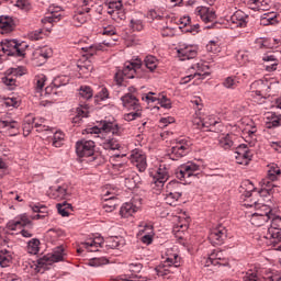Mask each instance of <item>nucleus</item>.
<instances>
[{"label":"nucleus","mask_w":281,"mask_h":281,"mask_svg":"<svg viewBox=\"0 0 281 281\" xmlns=\"http://www.w3.org/2000/svg\"><path fill=\"white\" fill-rule=\"evenodd\" d=\"M262 61L267 63L265 67H266V71L268 72L276 71L278 69V65H280V61L278 60V58H276L274 55L263 56Z\"/></svg>","instance_id":"obj_29"},{"label":"nucleus","mask_w":281,"mask_h":281,"mask_svg":"<svg viewBox=\"0 0 281 281\" xmlns=\"http://www.w3.org/2000/svg\"><path fill=\"white\" fill-rule=\"evenodd\" d=\"M183 188V184L180 183L179 181H171L167 184V190H166V194H175L176 196L178 194H183V190L181 189Z\"/></svg>","instance_id":"obj_34"},{"label":"nucleus","mask_w":281,"mask_h":281,"mask_svg":"<svg viewBox=\"0 0 281 281\" xmlns=\"http://www.w3.org/2000/svg\"><path fill=\"white\" fill-rule=\"evenodd\" d=\"M87 105H80V108H77V117H87Z\"/></svg>","instance_id":"obj_58"},{"label":"nucleus","mask_w":281,"mask_h":281,"mask_svg":"<svg viewBox=\"0 0 281 281\" xmlns=\"http://www.w3.org/2000/svg\"><path fill=\"white\" fill-rule=\"evenodd\" d=\"M12 262V255L8 250H0V266L8 267Z\"/></svg>","instance_id":"obj_41"},{"label":"nucleus","mask_w":281,"mask_h":281,"mask_svg":"<svg viewBox=\"0 0 281 281\" xmlns=\"http://www.w3.org/2000/svg\"><path fill=\"white\" fill-rule=\"evenodd\" d=\"M82 245L86 249H89V247H102V243H98L95 240L86 241Z\"/></svg>","instance_id":"obj_60"},{"label":"nucleus","mask_w":281,"mask_h":281,"mask_svg":"<svg viewBox=\"0 0 281 281\" xmlns=\"http://www.w3.org/2000/svg\"><path fill=\"white\" fill-rule=\"evenodd\" d=\"M54 195L58 199H65V196H67V188L58 187L57 189H55Z\"/></svg>","instance_id":"obj_53"},{"label":"nucleus","mask_w":281,"mask_h":281,"mask_svg":"<svg viewBox=\"0 0 281 281\" xmlns=\"http://www.w3.org/2000/svg\"><path fill=\"white\" fill-rule=\"evenodd\" d=\"M158 102L162 109H172V102L170 99L166 98V95H161V98H158Z\"/></svg>","instance_id":"obj_51"},{"label":"nucleus","mask_w":281,"mask_h":281,"mask_svg":"<svg viewBox=\"0 0 281 281\" xmlns=\"http://www.w3.org/2000/svg\"><path fill=\"white\" fill-rule=\"evenodd\" d=\"M168 169L166 167L160 166L157 171L154 173L153 181L157 188H164V183L168 181Z\"/></svg>","instance_id":"obj_19"},{"label":"nucleus","mask_w":281,"mask_h":281,"mask_svg":"<svg viewBox=\"0 0 281 281\" xmlns=\"http://www.w3.org/2000/svg\"><path fill=\"white\" fill-rule=\"evenodd\" d=\"M128 271L130 273L122 274L121 280L139 281V276L137 273H139L142 271V263H139V262L130 263Z\"/></svg>","instance_id":"obj_17"},{"label":"nucleus","mask_w":281,"mask_h":281,"mask_svg":"<svg viewBox=\"0 0 281 281\" xmlns=\"http://www.w3.org/2000/svg\"><path fill=\"white\" fill-rule=\"evenodd\" d=\"M178 255H175L173 258H167L161 265L155 268L157 276L164 277L169 276V273H175V269L179 267Z\"/></svg>","instance_id":"obj_7"},{"label":"nucleus","mask_w":281,"mask_h":281,"mask_svg":"<svg viewBox=\"0 0 281 281\" xmlns=\"http://www.w3.org/2000/svg\"><path fill=\"white\" fill-rule=\"evenodd\" d=\"M26 225H32V221L27 215H21L19 221H11L7 224L8 229L10 232H16L18 229H23Z\"/></svg>","instance_id":"obj_21"},{"label":"nucleus","mask_w":281,"mask_h":281,"mask_svg":"<svg viewBox=\"0 0 281 281\" xmlns=\"http://www.w3.org/2000/svg\"><path fill=\"white\" fill-rule=\"evenodd\" d=\"M15 5L20 10H30V0H18Z\"/></svg>","instance_id":"obj_54"},{"label":"nucleus","mask_w":281,"mask_h":281,"mask_svg":"<svg viewBox=\"0 0 281 281\" xmlns=\"http://www.w3.org/2000/svg\"><path fill=\"white\" fill-rule=\"evenodd\" d=\"M199 170V166L193 162H188L187 165H181L177 170V179H189V177H193V175Z\"/></svg>","instance_id":"obj_14"},{"label":"nucleus","mask_w":281,"mask_h":281,"mask_svg":"<svg viewBox=\"0 0 281 281\" xmlns=\"http://www.w3.org/2000/svg\"><path fill=\"white\" fill-rule=\"evenodd\" d=\"M186 150H190V143L184 139H180L178 145L171 148V155H176V157H183L186 155Z\"/></svg>","instance_id":"obj_24"},{"label":"nucleus","mask_w":281,"mask_h":281,"mask_svg":"<svg viewBox=\"0 0 281 281\" xmlns=\"http://www.w3.org/2000/svg\"><path fill=\"white\" fill-rule=\"evenodd\" d=\"M85 4V8L78 10L77 13L72 18V23L76 27H80V25H85L87 23V14L93 10V8L89 7L92 3V0H81Z\"/></svg>","instance_id":"obj_11"},{"label":"nucleus","mask_w":281,"mask_h":281,"mask_svg":"<svg viewBox=\"0 0 281 281\" xmlns=\"http://www.w3.org/2000/svg\"><path fill=\"white\" fill-rule=\"evenodd\" d=\"M206 50L211 54H218L221 52V45H218V42L211 41L206 45Z\"/></svg>","instance_id":"obj_47"},{"label":"nucleus","mask_w":281,"mask_h":281,"mask_svg":"<svg viewBox=\"0 0 281 281\" xmlns=\"http://www.w3.org/2000/svg\"><path fill=\"white\" fill-rule=\"evenodd\" d=\"M137 210H139V207L131 202H127L121 207L120 214L122 218H128V216H133Z\"/></svg>","instance_id":"obj_32"},{"label":"nucleus","mask_w":281,"mask_h":281,"mask_svg":"<svg viewBox=\"0 0 281 281\" xmlns=\"http://www.w3.org/2000/svg\"><path fill=\"white\" fill-rule=\"evenodd\" d=\"M45 119H40V122L34 124L35 128H37L38 133H43V131H49V126L43 125Z\"/></svg>","instance_id":"obj_55"},{"label":"nucleus","mask_w":281,"mask_h":281,"mask_svg":"<svg viewBox=\"0 0 281 281\" xmlns=\"http://www.w3.org/2000/svg\"><path fill=\"white\" fill-rule=\"evenodd\" d=\"M147 16L148 19H151V21H155V19L161 20V15H159L155 10H150Z\"/></svg>","instance_id":"obj_62"},{"label":"nucleus","mask_w":281,"mask_h":281,"mask_svg":"<svg viewBox=\"0 0 281 281\" xmlns=\"http://www.w3.org/2000/svg\"><path fill=\"white\" fill-rule=\"evenodd\" d=\"M106 247H109L110 249H117V247H120V241L117 240V237H111L108 240Z\"/></svg>","instance_id":"obj_56"},{"label":"nucleus","mask_w":281,"mask_h":281,"mask_svg":"<svg viewBox=\"0 0 281 281\" xmlns=\"http://www.w3.org/2000/svg\"><path fill=\"white\" fill-rule=\"evenodd\" d=\"M103 210H105V212H113L115 207H117V198H115L114 195L111 196V192H106L103 195Z\"/></svg>","instance_id":"obj_26"},{"label":"nucleus","mask_w":281,"mask_h":281,"mask_svg":"<svg viewBox=\"0 0 281 281\" xmlns=\"http://www.w3.org/2000/svg\"><path fill=\"white\" fill-rule=\"evenodd\" d=\"M251 157H254V154H251V150H249V147H247V145L243 144L236 148L235 159L236 164H239V166H249Z\"/></svg>","instance_id":"obj_10"},{"label":"nucleus","mask_w":281,"mask_h":281,"mask_svg":"<svg viewBox=\"0 0 281 281\" xmlns=\"http://www.w3.org/2000/svg\"><path fill=\"white\" fill-rule=\"evenodd\" d=\"M46 81H47V77L45 75H38L36 77V89H37V91H43V87H45Z\"/></svg>","instance_id":"obj_49"},{"label":"nucleus","mask_w":281,"mask_h":281,"mask_svg":"<svg viewBox=\"0 0 281 281\" xmlns=\"http://www.w3.org/2000/svg\"><path fill=\"white\" fill-rule=\"evenodd\" d=\"M198 52L192 46H187L178 49V58L180 60H192V58H196Z\"/></svg>","instance_id":"obj_23"},{"label":"nucleus","mask_w":281,"mask_h":281,"mask_svg":"<svg viewBox=\"0 0 281 281\" xmlns=\"http://www.w3.org/2000/svg\"><path fill=\"white\" fill-rule=\"evenodd\" d=\"M259 240L276 251H281V217H272L271 225L259 233Z\"/></svg>","instance_id":"obj_1"},{"label":"nucleus","mask_w":281,"mask_h":281,"mask_svg":"<svg viewBox=\"0 0 281 281\" xmlns=\"http://www.w3.org/2000/svg\"><path fill=\"white\" fill-rule=\"evenodd\" d=\"M281 175V170L280 167H278V165H270L269 169H268V179L270 181H276V179H278V177H280Z\"/></svg>","instance_id":"obj_39"},{"label":"nucleus","mask_w":281,"mask_h":281,"mask_svg":"<svg viewBox=\"0 0 281 281\" xmlns=\"http://www.w3.org/2000/svg\"><path fill=\"white\" fill-rule=\"evenodd\" d=\"M265 0H249V5H251L252 10H262L265 11V7H262Z\"/></svg>","instance_id":"obj_52"},{"label":"nucleus","mask_w":281,"mask_h":281,"mask_svg":"<svg viewBox=\"0 0 281 281\" xmlns=\"http://www.w3.org/2000/svg\"><path fill=\"white\" fill-rule=\"evenodd\" d=\"M79 95L83 100H91L93 98V90L89 86H82L79 90Z\"/></svg>","instance_id":"obj_42"},{"label":"nucleus","mask_w":281,"mask_h":281,"mask_svg":"<svg viewBox=\"0 0 281 281\" xmlns=\"http://www.w3.org/2000/svg\"><path fill=\"white\" fill-rule=\"evenodd\" d=\"M121 100L125 109H130V110L142 109V106L139 105V100L137 99V97L133 95L132 93H127L123 95Z\"/></svg>","instance_id":"obj_22"},{"label":"nucleus","mask_w":281,"mask_h":281,"mask_svg":"<svg viewBox=\"0 0 281 281\" xmlns=\"http://www.w3.org/2000/svg\"><path fill=\"white\" fill-rule=\"evenodd\" d=\"M190 24V18H183L180 20V30H184Z\"/></svg>","instance_id":"obj_64"},{"label":"nucleus","mask_w":281,"mask_h":281,"mask_svg":"<svg viewBox=\"0 0 281 281\" xmlns=\"http://www.w3.org/2000/svg\"><path fill=\"white\" fill-rule=\"evenodd\" d=\"M58 214L60 216H69V211H67V207H65V204H57Z\"/></svg>","instance_id":"obj_59"},{"label":"nucleus","mask_w":281,"mask_h":281,"mask_svg":"<svg viewBox=\"0 0 281 281\" xmlns=\"http://www.w3.org/2000/svg\"><path fill=\"white\" fill-rule=\"evenodd\" d=\"M40 246H41V240H38L37 238H33L27 243V252L33 256H36V254H38L40 251Z\"/></svg>","instance_id":"obj_38"},{"label":"nucleus","mask_w":281,"mask_h":281,"mask_svg":"<svg viewBox=\"0 0 281 281\" xmlns=\"http://www.w3.org/2000/svg\"><path fill=\"white\" fill-rule=\"evenodd\" d=\"M121 179H124V183L128 190H133L142 183L139 175L128 167H124V170L121 172Z\"/></svg>","instance_id":"obj_6"},{"label":"nucleus","mask_w":281,"mask_h":281,"mask_svg":"<svg viewBox=\"0 0 281 281\" xmlns=\"http://www.w3.org/2000/svg\"><path fill=\"white\" fill-rule=\"evenodd\" d=\"M237 60H243L244 63H247V53H245L244 50H239L237 53Z\"/></svg>","instance_id":"obj_63"},{"label":"nucleus","mask_w":281,"mask_h":281,"mask_svg":"<svg viewBox=\"0 0 281 281\" xmlns=\"http://www.w3.org/2000/svg\"><path fill=\"white\" fill-rule=\"evenodd\" d=\"M135 112H130L125 114L124 119L126 122H133V120H137V117H142V108L134 110Z\"/></svg>","instance_id":"obj_46"},{"label":"nucleus","mask_w":281,"mask_h":281,"mask_svg":"<svg viewBox=\"0 0 281 281\" xmlns=\"http://www.w3.org/2000/svg\"><path fill=\"white\" fill-rule=\"evenodd\" d=\"M231 21L237 27H245V25H247V14L238 10L231 16Z\"/></svg>","instance_id":"obj_30"},{"label":"nucleus","mask_w":281,"mask_h":281,"mask_svg":"<svg viewBox=\"0 0 281 281\" xmlns=\"http://www.w3.org/2000/svg\"><path fill=\"white\" fill-rule=\"evenodd\" d=\"M97 131H103V133H112V135H121L122 130L115 122L101 121L100 128Z\"/></svg>","instance_id":"obj_20"},{"label":"nucleus","mask_w":281,"mask_h":281,"mask_svg":"<svg viewBox=\"0 0 281 281\" xmlns=\"http://www.w3.org/2000/svg\"><path fill=\"white\" fill-rule=\"evenodd\" d=\"M223 87L226 89H236V87H238V81L233 77H227L223 82Z\"/></svg>","instance_id":"obj_48"},{"label":"nucleus","mask_w":281,"mask_h":281,"mask_svg":"<svg viewBox=\"0 0 281 281\" xmlns=\"http://www.w3.org/2000/svg\"><path fill=\"white\" fill-rule=\"evenodd\" d=\"M5 106H13V109H19V101L14 98H8L4 101Z\"/></svg>","instance_id":"obj_57"},{"label":"nucleus","mask_w":281,"mask_h":281,"mask_svg":"<svg viewBox=\"0 0 281 281\" xmlns=\"http://www.w3.org/2000/svg\"><path fill=\"white\" fill-rule=\"evenodd\" d=\"M21 44H19L15 40H5L1 43V50L7 56H25V53L21 50Z\"/></svg>","instance_id":"obj_9"},{"label":"nucleus","mask_w":281,"mask_h":281,"mask_svg":"<svg viewBox=\"0 0 281 281\" xmlns=\"http://www.w3.org/2000/svg\"><path fill=\"white\" fill-rule=\"evenodd\" d=\"M104 12L110 14L113 21H124L126 19L122 0H110L109 3H105Z\"/></svg>","instance_id":"obj_4"},{"label":"nucleus","mask_w":281,"mask_h":281,"mask_svg":"<svg viewBox=\"0 0 281 281\" xmlns=\"http://www.w3.org/2000/svg\"><path fill=\"white\" fill-rule=\"evenodd\" d=\"M256 212L252 213L250 223L251 225H255L256 227H260V222L258 221V217L262 222H268L270 218H273V214H271V206L259 203L257 207H255Z\"/></svg>","instance_id":"obj_5"},{"label":"nucleus","mask_w":281,"mask_h":281,"mask_svg":"<svg viewBox=\"0 0 281 281\" xmlns=\"http://www.w3.org/2000/svg\"><path fill=\"white\" fill-rule=\"evenodd\" d=\"M179 199H181V195L173 194V193H165V201L168 205H177L179 203Z\"/></svg>","instance_id":"obj_45"},{"label":"nucleus","mask_w":281,"mask_h":281,"mask_svg":"<svg viewBox=\"0 0 281 281\" xmlns=\"http://www.w3.org/2000/svg\"><path fill=\"white\" fill-rule=\"evenodd\" d=\"M139 71H142V60L136 59V61L125 63L123 70H119L115 74V80L117 85H122L124 79L133 80V78H142Z\"/></svg>","instance_id":"obj_2"},{"label":"nucleus","mask_w":281,"mask_h":281,"mask_svg":"<svg viewBox=\"0 0 281 281\" xmlns=\"http://www.w3.org/2000/svg\"><path fill=\"white\" fill-rule=\"evenodd\" d=\"M103 148H105V150H120V148H122V146L120 145L117 139L111 138V139H106L103 143Z\"/></svg>","instance_id":"obj_40"},{"label":"nucleus","mask_w":281,"mask_h":281,"mask_svg":"<svg viewBox=\"0 0 281 281\" xmlns=\"http://www.w3.org/2000/svg\"><path fill=\"white\" fill-rule=\"evenodd\" d=\"M76 153L78 157H93L95 153V142L85 139L77 142Z\"/></svg>","instance_id":"obj_8"},{"label":"nucleus","mask_w":281,"mask_h":281,"mask_svg":"<svg viewBox=\"0 0 281 281\" xmlns=\"http://www.w3.org/2000/svg\"><path fill=\"white\" fill-rule=\"evenodd\" d=\"M130 27L133 32H142L144 30V15L136 13L130 21Z\"/></svg>","instance_id":"obj_28"},{"label":"nucleus","mask_w":281,"mask_h":281,"mask_svg":"<svg viewBox=\"0 0 281 281\" xmlns=\"http://www.w3.org/2000/svg\"><path fill=\"white\" fill-rule=\"evenodd\" d=\"M196 13L204 23H212L216 21V12H214L211 8L198 7Z\"/></svg>","instance_id":"obj_18"},{"label":"nucleus","mask_w":281,"mask_h":281,"mask_svg":"<svg viewBox=\"0 0 281 281\" xmlns=\"http://www.w3.org/2000/svg\"><path fill=\"white\" fill-rule=\"evenodd\" d=\"M77 67L82 76H89L93 71V66L89 61H85L83 64H78Z\"/></svg>","instance_id":"obj_43"},{"label":"nucleus","mask_w":281,"mask_h":281,"mask_svg":"<svg viewBox=\"0 0 281 281\" xmlns=\"http://www.w3.org/2000/svg\"><path fill=\"white\" fill-rule=\"evenodd\" d=\"M65 258V248L63 246L56 247L50 256L52 262H60Z\"/></svg>","instance_id":"obj_36"},{"label":"nucleus","mask_w":281,"mask_h":281,"mask_svg":"<svg viewBox=\"0 0 281 281\" xmlns=\"http://www.w3.org/2000/svg\"><path fill=\"white\" fill-rule=\"evenodd\" d=\"M14 30V21L9 16H0V34H10Z\"/></svg>","instance_id":"obj_25"},{"label":"nucleus","mask_w":281,"mask_h":281,"mask_svg":"<svg viewBox=\"0 0 281 281\" xmlns=\"http://www.w3.org/2000/svg\"><path fill=\"white\" fill-rule=\"evenodd\" d=\"M218 146L224 150H229L234 146V134L221 135L218 138Z\"/></svg>","instance_id":"obj_31"},{"label":"nucleus","mask_w":281,"mask_h":281,"mask_svg":"<svg viewBox=\"0 0 281 281\" xmlns=\"http://www.w3.org/2000/svg\"><path fill=\"white\" fill-rule=\"evenodd\" d=\"M48 14L42 19V23H56V21H60V14L58 12H60V7H49L48 8Z\"/></svg>","instance_id":"obj_27"},{"label":"nucleus","mask_w":281,"mask_h":281,"mask_svg":"<svg viewBox=\"0 0 281 281\" xmlns=\"http://www.w3.org/2000/svg\"><path fill=\"white\" fill-rule=\"evenodd\" d=\"M2 82L7 85V87H13L15 85L16 80L10 76L2 78Z\"/></svg>","instance_id":"obj_61"},{"label":"nucleus","mask_w":281,"mask_h":281,"mask_svg":"<svg viewBox=\"0 0 281 281\" xmlns=\"http://www.w3.org/2000/svg\"><path fill=\"white\" fill-rule=\"evenodd\" d=\"M144 64H145V67H147V69H149V71H154L157 69V65H159V61L157 60V58L155 56L148 55L145 57Z\"/></svg>","instance_id":"obj_37"},{"label":"nucleus","mask_w":281,"mask_h":281,"mask_svg":"<svg viewBox=\"0 0 281 281\" xmlns=\"http://www.w3.org/2000/svg\"><path fill=\"white\" fill-rule=\"evenodd\" d=\"M244 206L245 207H258L260 205V201H262V195L260 191L256 190L254 183L250 181H246L241 187L240 192H243Z\"/></svg>","instance_id":"obj_3"},{"label":"nucleus","mask_w":281,"mask_h":281,"mask_svg":"<svg viewBox=\"0 0 281 281\" xmlns=\"http://www.w3.org/2000/svg\"><path fill=\"white\" fill-rule=\"evenodd\" d=\"M261 196H267V194H273L276 192V184L271 181H263L261 190H258Z\"/></svg>","instance_id":"obj_35"},{"label":"nucleus","mask_w":281,"mask_h":281,"mask_svg":"<svg viewBox=\"0 0 281 281\" xmlns=\"http://www.w3.org/2000/svg\"><path fill=\"white\" fill-rule=\"evenodd\" d=\"M206 265H220L223 267H227V265H229V261L227 260V257H225V254H223V250H213V252L209 256L206 260Z\"/></svg>","instance_id":"obj_15"},{"label":"nucleus","mask_w":281,"mask_h":281,"mask_svg":"<svg viewBox=\"0 0 281 281\" xmlns=\"http://www.w3.org/2000/svg\"><path fill=\"white\" fill-rule=\"evenodd\" d=\"M0 133L14 137L19 133V122L14 120H0Z\"/></svg>","instance_id":"obj_12"},{"label":"nucleus","mask_w":281,"mask_h":281,"mask_svg":"<svg viewBox=\"0 0 281 281\" xmlns=\"http://www.w3.org/2000/svg\"><path fill=\"white\" fill-rule=\"evenodd\" d=\"M132 164H135L139 172H144L148 168V162H146V155L142 151L134 150L131 155Z\"/></svg>","instance_id":"obj_16"},{"label":"nucleus","mask_w":281,"mask_h":281,"mask_svg":"<svg viewBox=\"0 0 281 281\" xmlns=\"http://www.w3.org/2000/svg\"><path fill=\"white\" fill-rule=\"evenodd\" d=\"M30 41H41L43 38V30H36L27 34Z\"/></svg>","instance_id":"obj_50"},{"label":"nucleus","mask_w":281,"mask_h":281,"mask_svg":"<svg viewBox=\"0 0 281 281\" xmlns=\"http://www.w3.org/2000/svg\"><path fill=\"white\" fill-rule=\"evenodd\" d=\"M63 139H65V134L63 132H55L53 136V146H55V148H60V146H63Z\"/></svg>","instance_id":"obj_44"},{"label":"nucleus","mask_w":281,"mask_h":281,"mask_svg":"<svg viewBox=\"0 0 281 281\" xmlns=\"http://www.w3.org/2000/svg\"><path fill=\"white\" fill-rule=\"evenodd\" d=\"M225 238H227V229L223 226L213 228L209 235L211 245H223V243H225Z\"/></svg>","instance_id":"obj_13"},{"label":"nucleus","mask_w":281,"mask_h":281,"mask_svg":"<svg viewBox=\"0 0 281 281\" xmlns=\"http://www.w3.org/2000/svg\"><path fill=\"white\" fill-rule=\"evenodd\" d=\"M277 23H278V13L268 12L261 15L260 25H277Z\"/></svg>","instance_id":"obj_33"}]
</instances>
